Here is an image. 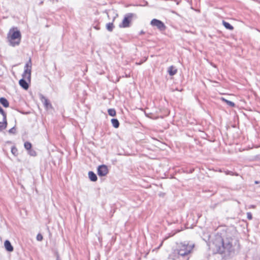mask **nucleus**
Masks as SVG:
<instances>
[{"label": "nucleus", "instance_id": "1", "mask_svg": "<svg viewBox=\"0 0 260 260\" xmlns=\"http://www.w3.org/2000/svg\"><path fill=\"white\" fill-rule=\"evenodd\" d=\"M232 242V238L224 239L221 237L217 238L214 242L216 253L223 254L224 257L233 255L235 253V250Z\"/></svg>", "mask_w": 260, "mask_h": 260}, {"label": "nucleus", "instance_id": "2", "mask_svg": "<svg viewBox=\"0 0 260 260\" xmlns=\"http://www.w3.org/2000/svg\"><path fill=\"white\" fill-rule=\"evenodd\" d=\"M193 247V245H189L185 242L181 243L178 245L176 249L169 254L168 258L172 260H188L189 254Z\"/></svg>", "mask_w": 260, "mask_h": 260}, {"label": "nucleus", "instance_id": "3", "mask_svg": "<svg viewBox=\"0 0 260 260\" xmlns=\"http://www.w3.org/2000/svg\"><path fill=\"white\" fill-rule=\"evenodd\" d=\"M7 39L10 46L12 47L18 46L21 42V32L17 27L11 28L7 35Z\"/></svg>", "mask_w": 260, "mask_h": 260}, {"label": "nucleus", "instance_id": "4", "mask_svg": "<svg viewBox=\"0 0 260 260\" xmlns=\"http://www.w3.org/2000/svg\"><path fill=\"white\" fill-rule=\"evenodd\" d=\"M137 15L135 13H129L124 15V18L121 23L119 24L120 28H126L129 26L130 22L133 18H137Z\"/></svg>", "mask_w": 260, "mask_h": 260}, {"label": "nucleus", "instance_id": "5", "mask_svg": "<svg viewBox=\"0 0 260 260\" xmlns=\"http://www.w3.org/2000/svg\"><path fill=\"white\" fill-rule=\"evenodd\" d=\"M31 59L29 58L28 61L25 64L24 70L22 75V78H26L29 82H30L31 79Z\"/></svg>", "mask_w": 260, "mask_h": 260}, {"label": "nucleus", "instance_id": "6", "mask_svg": "<svg viewBox=\"0 0 260 260\" xmlns=\"http://www.w3.org/2000/svg\"><path fill=\"white\" fill-rule=\"evenodd\" d=\"M150 24L152 26H156L160 31L165 30L166 28L164 23L157 19H153L150 22Z\"/></svg>", "mask_w": 260, "mask_h": 260}, {"label": "nucleus", "instance_id": "7", "mask_svg": "<svg viewBox=\"0 0 260 260\" xmlns=\"http://www.w3.org/2000/svg\"><path fill=\"white\" fill-rule=\"evenodd\" d=\"M98 175L99 176H105L109 172L108 167L105 165L99 166L97 169Z\"/></svg>", "mask_w": 260, "mask_h": 260}, {"label": "nucleus", "instance_id": "8", "mask_svg": "<svg viewBox=\"0 0 260 260\" xmlns=\"http://www.w3.org/2000/svg\"><path fill=\"white\" fill-rule=\"evenodd\" d=\"M29 82L26 80V78H22L19 81V83L20 86L24 89H27L29 87Z\"/></svg>", "mask_w": 260, "mask_h": 260}, {"label": "nucleus", "instance_id": "9", "mask_svg": "<svg viewBox=\"0 0 260 260\" xmlns=\"http://www.w3.org/2000/svg\"><path fill=\"white\" fill-rule=\"evenodd\" d=\"M4 247L5 249L8 252H12L14 250L13 246L8 240H6L4 242Z\"/></svg>", "mask_w": 260, "mask_h": 260}, {"label": "nucleus", "instance_id": "10", "mask_svg": "<svg viewBox=\"0 0 260 260\" xmlns=\"http://www.w3.org/2000/svg\"><path fill=\"white\" fill-rule=\"evenodd\" d=\"M177 69L174 66H171L168 68L167 72L170 76H173L177 73Z\"/></svg>", "mask_w": 260, "mask_h": 260}, {"label": "nucleus", "instance_id": "11", "mask_svg": "<svg viewBox=\"0 0 260 260\" xmlns=\"http://www.w3.org/2000/svg\"><path fill=\"white\" fill-rule=\"evenodd\" d=\"M42 99V102L43 103L44 107L46 109H51L52 108L51 104L50 103V101L48 99Z\"/></svg>", "mask_w": 260, "mask_h": 260}, {"label": "nucleus", "instance_id": "12", "mask_svg": "<svg viewBox=\"0 0 260 260\" xmlns=\"http://www.w3.org/2000/svg\"><path fill=\"white\" fill-rule=\"evenodd\" d=\"M88 177L89 179L93 182L97 181L98 177L92 171H89L88 172Z\"/></svg>", "mask_w": 260, "mask_h": 260}, {"label": "nucleus", "instance_id": "13", "mask_svg": "<svg viewBox=\"0 0 260 260\" xmlns=\"http://www.w3.org/2000/svg\"><path fill=\"white\" fill-rule=\"evenodd\" d=\"M7 118H5V120L3 118V122H0V131L5 129L7 128Z\"/></svg>", "mask_w": 260, "mask_h": 260}, {"label": "nucleus", "instance_id": "14", "mask_svg": "<svg viewBox=\"0 0 260 260\" xmlns=\"http://www.w3.org/2000/svg\"><path fill=\"white\" fill-rule=\"evenodd\" d=\"M222 24L224 26V27L229 30H232L234 29V27L229 22L223 20Z\"/></svg>", "mask_w": 260, "mask_h": 260}, {"label": "nucleus", "instance_id": "15", "mask_svg": "<svg viewBox=\"0 0 260 260\" xmlns=\"http://www.w3.org/2000/svg\"><path fill=\"white\" fill-rule=\"evenodd\" d=\"M111 123L113 126L116 128L119 127V122L116 118H113L111 119Z\"/></svg>", "mask_w": 260, "mask_h": 260}, {"label": "nucleus", "instance_id": "16", "mask_svg": "<svg viewBox=\"0 0 260 260\" xmlns=\"http://www.w3.org/2000/svg\"><path fill=\"white\" fill-rule=\"evenodd\" d=\"M0 103L6 108H7L9 106V102L7 99H0Z\"/></svg>", "mask_w": 260, "mask_h": 260}, {"label": "nucleus", "instance_id": "17", "mask_svg": "<svg viewBox=\"0 0 260 260\" xmlns=\"http://www.w3.org/2000/svg\"><path fill=\"white\" fill-rule=\"evenodd\" d=\"M222 101V102L225 103L228 106H229L231 107H235L236 106L235 104L230 101H229L226 100V99H221Z\"/></svg>", "mask_w": 260, "mask_h": 260}, {"label": "nucleus", "instance_id": "18", "mask_svg": "<svg viewBox=\"0 0 260 260\" xmlns=\"http://www.w3.org/2000/svg\"><path fill=\"white\" fill-rule=\"evenodd\" d=\"M114 27L113 22H109L106 24V28L109 31H112Z\"/></svg>", "mask_w": 260, "mask_h": 260}, {"label": "nucleus", "instance_id": "19", "mask_svg": "<svg viewBox=\"0 0 260 260\" xmlns=\"http://www.w3.org/2000/svg\"><path fill=\"white\" fill-rule=\"evenodd\" d=\"M24 148L27 150H30V149H31L32 145L30 142H26L24 143Z\"/></svg>", "mask_w": 260, "mask_h": 260}, {"label": "nucleus", "instance_id": "20", "mask_svg": "<svg viewBox=\"0 0 260 260\" xmlns=\"http://www.w3.org/2000/svg\"><path fill=\"white\" fill-rule=\"evenodd\" d=\"M108 112L109 115L111 116H115L116 115V111L114 109H109L108 110Z\"/></svg>", "mask_w": 260, "mask_h": 260}, {"label": "nucleus", "instance_id": "21", "mask_svg": "<svg viewBox=\"0 0 260 260\" xmlns=\"http://www.w3.org/2000/svg\"><path fill=\"white\" fill-rule=\"evenodd\" d=\"M11 152L13 155L16 156L18 154V150L17 148L15 146H13L11 148Z\"/></svg>", "mask_w": 260, "mask_h": 260}, {"label": "nucleus", "instance_id": "22", "mask_svg": "<svg viewBox=\"0 0 260 260\" xmlns=\"http://www.w3.org/2000/svg\"><path fill=\"white\" fill-rule=\"evenodd\" d=\"M0 113L3 115V119H4L5 120V118H7V114L1 106H0Z\"/></svg>", "mask_w": 260, "mask_h": 260}, {"label": "nucleus", "instance_id": "23", "mask_svg": "<svg viewBox=\"0 0 260 260\" xmlns=\"http://www.w3.org/2000/svg\"><path fill=\"white\" fill-rule=\"evenodd\" d=\"M28 153L31 156H35L37 155L36 152L32 149H30V150H28Z\"/></svg>", "mask_w": 260, "mask_h": 260}, {"label": "nucleus", "instance_id": "24", "mask_svg": "<svg viewBox=\"0 0 260 260\" xmlns=\"http://www.w3.org/2000/svg\"><path fill=\"white\" fill-rule=\"evenodd\" d=\"M36 239H37V240L38 241H42V240H43V236L42 235V234H41L40 233H39V234L37 235Z\"/></svg>", "mask_w": 260, "mask_h": 260}, {"label": "nucleus", "instance_id": "25", "mask_svg": "<svg viewBox=\"0 0 260 260\" xmlns=\"http://www.w3.org/2000/svg\"><path fill=\"white\" fill-rule=\"evenodd\" d=\"M9 133H10V134H15V133H16V128H15V126H14L12 128H11V129H10L9 130Z\"/></svg>", "mask_w": 260, "mask_h": 260}, {"label": "nucleus", "instance_id": "26", "mask_svg": "<svg viewBox=\"0 0 260 260\" xmlns=\"http://www.w3.org/2000/svg\"><path fill=\"white\" fill-rule=\"evenodd\" d=\"M247 217L248 219L249 220H252V215L251 212H247Z\"/></svg>", "mask_w": 260, "mask_h": 260}, {"label": "nucleus", "instance_id": "27", "mask_svg": "<svg viewBox=\"0 0 260 260\" xmlns=\"http://www.w3.org/2000/svg\"><path fill=\"white\" fill-rule=\"evenodd\" d=\"M56 260H61L58 252H55Z\"/></svg>", "mask_w": 260, "mask_h": 260}, {"label": "nucleus", "instance_id": "28", "mask_svg": "<svg viewBox=\"0 0 260 260\" xmlns=\"http://www.w3.org/2000/svg\"><path fill=\"white\" fill-rule=\"evenodd\" d=\"M145 34V31H144L143 30H141L140 33H139V35H143V34Z\"/></svg>", "mask_w": 260, "mask_h": 260}, {"label": "nucleus", "instance_id": "29", "mask_svg": "<svg viewBox=\"0 0 260 260\" xmlns=\"http://www.w3.org/2000/svg\"><path fill=\"white\" fill-rule=\"evenodd\" d=\"M254 183H255V184H258V183H259V181H255L254 182Z\"/></svg>", "mask_w": 260, "mask_h": 260}, {"label": "nucleus", "instance_id": "30", "mask_svg": "<svg viewBox=\"0 0 260 260\" xmlns=\"http://www.w3.org/2000/svg\"><path fill=\"white\" fill-rule=\"evenodd\" d=\"M193 169L190 170L189 171V173H191L193 172Z\"/></svg>", "mask_w": 260, "mask_h": 260}, {"label": "nucleus", "instance_id": "31", "mask_svg": "<svg viewBox=\"0 0 260 260\" xmlns=\"http://www.w3.org/2000/svg\"><path fill=\"white\" fill-rule=\"evenodd\" d=\"M43 3V1H41V2L40 3L39 5H42Z\"/></svg>", "mask_w": 260, "mask_h": 260}, {"label": "nucleus", "instance_id": "32", "mask_svg": "<svg viewBox=\"0 0 260 260\" xmlns=\"http://www.w3.org/2000/svg\"><path fill=\"white\" fill-rule=\"evenodd\" d=\"M95 29H99V27H96H96H95Z\"/></svg>", "mask_w": 260, "mask_h": 260}, {"label": "nucleus", "instance_id": "33", "mask_svg": "<svg viewBox=\"0 0 260 260\" xmlns=\"http://www.w3.org/2000/svg\"><path fill=\"white\" fill-rule=\"evenodd\" d=\"M82 103H84V99H82Z\"/></svg>", "mask_w": 260, "mask_h": 260}, {"label": "nucleus", "instance_id": "34", "mask_svg": "<svg viewBox=\"0 0 260 260\" xmlns=\"http://www.w3.org/2000/svg\"><path fill=\"white\" fill-rule=\"evenodd\" d=\"M41 98H44L45 97L44 96L42 95Z\"/></svg>", "mask_w": 260, "mask_h": 260}]
</instances>
